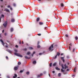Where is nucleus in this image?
Returning <instances> with one entry per match:
<instances>
[{
	"instance_id": "f257e3e1",
	"label": "nucleus",
	"mask_w": 78,
	"mask_h": 78,
	"mask_svg": "<svg viewBox=\"0 0 78 78\" xmlns=\"http://www.w3.org/2000/svg\"><path fill=\"white\" fill-rule=\"evenodd\" d=\"M14 51L16 52L14 53V54L15 55H16V56H18L19 57H21V58H22V57H23V56L20 55V54L17 53V50L16 49H14Z\"/></svg>"
},
{
	"instance_id": "f03ea898",
	"label": "nucleus",
	"mask_w": 78,
	"mask_h": 78,
	"mask_svg": "<svg viewBox=\"0 0 78 78\" xmlns=\"http://www.w3.org/2000/svg\"><path fill=\"white\" fill-rule=\"evenodd\" d=\"M64 66H65V68L64 67V66H63V64H62L61 65V66L62 69H65V70H66V69H68V66H66V64H65L64 65Z\"/></svg>"
},
{
	"instance_id": "7ed1b4c3",
	"label": "nucleus",
	"mask_w": 78,
	"mask_h": 78,
	"mask_svg": "<svg viewBox=\"0 0 78 78\" xmlns=\"http://www.w3.org/2000/svg\"><path fill=\"white\" fill-rule=\"evenodd\" d=\"M48 49L49 51H53V44H51Z\"/></svg>"
},
{
	"instance_id": "20e7f679",
	"label": "nucleus",
	"mask_w": 78,
	"mask_h": 78,
	"mask_svg": "<svg viewBox=\"0 0 78 78\" xmlns=\"http://www.w3.org/2000/svg\"><path fill=\"white\" fill-rule=\"evenodd\" d=\"M7 23H8V22H7V21H6L4 24H3V25L4 26L5 28L7 26Z\"/></svg>"
},
{
	"instance_id": "39448f33",
	"label": "nucleus",
	"mask_w": 78,
	"mask_h": 78,
	"mask_svg": "<svg viewBox=\"0 0 78 78\" xmlns=\"http://www.w3.org/2000/svg\"><path fill=\"white\" fill-rule=\"evenodd\" d=\"M0 41L2 43V45L4 46L5 45V43L3 42V40H2V39L0 40Z\"/></svg>"
},
{
	"instance_id": "423d86ee",
	"label": "nucleus",
	"mask_w": 78,
	"mask_h": 78,
	"mask_svg": "<svg viewBox=\"0 0 78 78\" xmlns=\"http://www.w3.org/2000/svg\"><path fill=\"white\" fill-rule=\"evenodd\" d=\"M4 11H5L6 12H9V10L7 9H5Z\"/></svg>"
},
{
	"instance_id": "0eeeda50",
	"label": "nucleus",
	"mask_w": 78,
	"mask_h": 78,
	"mask_svg": "<svg viewBox=\"0 0 78 78\" xmlns=\"http://www.w3.org/2000/svg\"><path fill=\"white\" fill-rule=\"evenodd\" d=\"M11 22H15V20L14 19H12L11 20Z\"/></svg>"
},
{
	"instance_id": "6e6552de",
	"label": "nucleus",
	"mask_w": 78,
	"mask_h": 78,
	"mask_svg": "<svg viewBox=\"0 0 78 78\" xmlns=\"http://www.w3.org/2000/svg\"><path fill=\"white\" fill-rule=\"evenodd\" d=\"M14 76H13V78H16V77H17V75H16V74H14Z\"/></svg>"
},
{
	"instance_id": "1a4fd4ad",
	"label": "nucleus",
	"mask_w": 78,
	"mask_h": 78,
	"mask_svg": "<svg viewBox=\"0 0 78 78\" xmlns=\"http://www.w3.org/2000/svg\"><path fill=\"white\" fill-rule=\"evenodd\" d=\"M40 20V18H37V19H36V21L37 22H39V21Z\"/></svg>"
},
{
	"instance_id": "9d476101",
	"label": "nucleus",
	"mask_w": 78,
	"mask_h": 78,
	"mask_svg": "<svg viewBox=\"0 0 78 78\" xmlns=\"http://www.w3.org/2000/svg\"><path fill=\"white\" fill-rule=\"evenodd\" d=\"M24 58H25V59H30V57H28L27 56H25L24 57Z\"/></svg>"
},
{
	"instance_id": "9b49d317",
	"label": "nucleus",
	"mask_w": 78,
	"mask_h": 78,
	"mask_svg": "<svg viewBox=\"0 0 78 78\" xmlns=\"http://www.w3.org/2000/svg\"><path fill=\"white\" fill-rule=\"evenodd\" d=\"M42 74L41 73L40 75H38L37 77V78H39V77H40V76H41V75H42Z\"/></svg>"
},
{
	"instance_id": "f8f14e48",
	"label": "nucleus",
	"mask_w": 78,
	"mask_h": 78,
	"mask_svg": "<svg viewBox=\"0 0 78 78\" xmlns=\"http://www.w3.org/2000/svg\"><path fill=\"white\" fill-rule=\"evenodd\" d=\"M39 24L40 25H42L44 24V23L42 22H39Z\"/></svg>"
},
{
	"instance_id": "ddd939ff",
	"label": "nucleus",
	"mask_w": 78,
	"mask_h": 78,
	"mask_svg": "<svg viewBox=\"0 0 78 78\" xmlns=\"http://www.w3.org/2000/svg\"><path fill=\"white\" fill-rule=\"evenodd\" d=\"M61 72H63V73H64V70H63L62 69H61Z\"/></svg>"
},
{
	"instance_id": "4468645a",
	"label": "nucleus",
	"mask_w": 78,
	"mask_h": 78,
	"mask_svg": "<svg viewBox=\"0 0 78 78\" xmlns=\"http://www.w3.org/2000/svg\"><path fill=\"white\" fill-rule=\"evenodd\" d=\"M56 63L55 62L53 64V67H55V66H56Z\"/></svg>"
},
{
	"instance_id": "2eb2a0df",
	"label": "nucleus",
	"mask_w": 78,
	"mask_h": 78,
	"mask_svg": "<svg viewBox=\"0 0 78 78\" xmlns=\"http://www.w3.org/2000/svg\"><path fill=\"white\" fill-rule=\"evenodd\" d=\"M33 64H36V61H34L33 62Z\"/></svg>"
},
{
	"instance_id": "dca6fc26",
	"label": "nucleus",
	"mask_w": 78,
	"mask_h": 78,
	"mask_svg": "<svg viewBox=\"0 0 78 78\" xmlns=\"http://www.w3.org/2000/svg\"><path fill=\"white\" fill-rule=\"evenodd\" d=\"M59 55H60V53H59V52H57L56 55L58 56H59Z\"/></svg>"
},
{
	"instance_id": "f3484780",
	"label": "nucleus",
	"mask_w": 78,
	"mask_h": 78,
	"mask_svg": "<svg viewBox=\"0 0 78 78\" xmlns=\"http://www.w3.org/2000/svg\"><path fill=\"white\" fill-rule=\"evenodd\" d=\"M37 48H41V46H40V45H38L37 46Z\"/></svg>"
},
{
	"instance_id": "a211bd4d",
	"label": "nucleus",
	"mask_w": 78,
	"mask_h": 78,
	"mask_svg": "<svg viewBox=\"0 0 78 78\" xmlns=\"http://www.w3.org/2000/svg\"><path fill=\"white\" fill-rule=\"evenodd\" d=\"M17 69H18V68H17V67H15L14 68V70H17Z\"/></svg>"
},
{
	"instance_id": "6ab92c4d",
	"label": "nucleus",
	"mask_w": 78,
	"mask_h": 78,
	"mask_svg": "<svg viewBox=\"0 0 78 78\" xmlns=\"http://www.w3.org/2000/svg\"><path fill=\"white\" fill-rule=\"evenodd\" d=\"M30 52H27V55H30Z\"/></svg>"
},
{
	"instance_id": "aec40b11",
	"label": "nucleus",
	"mask_w": 78,
	"mask_h": 78,
	"mask_svg": "<svg viewBox=\"0 0 78 78\" xmlns=\"http://www.w3.org/2000/svg\"><path fill=\"white\" fill-rule=\"evenodd\" d=\"M52 65V63H50L49 64V66L51 67Z\"/></svg>"
},
{
	"instance_id": "412c9836",
	"label": "nucleus",
	"mask_w": 78,
	"mask_h": 78,
	"mask_svg": "<svg viewBox=\"0 0 78 78\" xmlns=\"http://www.w3.org/2000/svg\"><path fill=\"white\" fill-rule=\"evenodd\" d=\"M61 73H58V76H59V77H60V76H61Z\"/></svg>"
},
{
	"instance_id": "4be33fe9",
	"label": "nucleus",
	"mask_w": 78,
	"mask_h": 78,
	"mask_svg": "<svg viewBox=\"0 0 78 78\" xmlns=\"http://www.w3.org/2000/svg\"><path fill=\"white\" fill-rule=\"evenodd\" d=\"M10 31L11 32H12V31H13V28H11L10 29Z\"/></svg>"
},
{
	"instance_id": "5701e85b",
	"label": "nucleus",
	"mask_w": 78,
	"mask_h": 78,
	"mask_svg": "<svg viewBox=\"0 0 78 78\" xmlns=\"http://www.w3.org/2000/svg\"><path fill=\"white\" fill-rule=\"evenodd\" d=\"M61 7H63V6H64V4H63V3H62L61 4Z\"/></svg>"
},
{
	"instance_id": "b1692460",
	"label": "nucleus",
	"mask_w": 78,
	"mask_h": 78,
	"mask_svg": "<svg viewBox=\"0 0 78 78\" xmlns=\"http://www.w3.org/2000/svg\"><path fill=\"white\" fill-rule=\"evenodd\" d=\"M29 50H32L33 49V48L30 47L29 48Z\"/></svg>"
},
{
	"instance_id": "393cba45",
	"label": "nucleus",
	"mask_w": 78,
	"mask_h": 78,
	"mask_svg": "<svg viewBox=\"0 0 78 78\" xmlns=\"http://www.w3.org/2000/svg\"><path fill=\"white\" fill-rule=\"evenodd\" d=\"M7 51H8V52H9V53H11V51H10L9 50H7Z\"/></svg>"
},
{
	"instance_id": "a878e982",
	"label": "nucleus",
	"mask_w": 78,
	"mask_h": 78,
	"mask_svg": "<svg viewBox=\"0 0 78 78\" xmlns=\"http://www.w3.org/2000/svg\"><path fill=\"white\" fill-rule=\"evenodd\" d=\"M75 39H76V41H77V40L78 39V37H75Z\"/></svg>"
},
{
	"instance_id": "bb28decb",
	"label": "nucleus",
	"mask_w": 78,
	"mask_h": 78,
	"mask_svg": "<svg viewBox=\"0 0 78 78\" xmlns=\"http://www.w3.org/2000/svg\"><path fill=\"white\" fill-rule=\"evenodd\" d=\"M18 65H20L21 64V62H19L18 63Z\"/></svg>"
},
{
	"instance_id": "cd10ccee",
	"label": "nucleus",
	"mask_w": 78,
	"mask_h": 78,
	"mask_svg": "<svg viewBox=\"0 0 78 78\" xmlns=\"http://www.w3.org/2000/svg\"><path fill=\"white\" fill-rule=\"evenodd\" d=\"M23 50L24 51H27V48H25L23 49Z\"/></svg>"
},
{
	"instance_id": "c85d7f7f",
	"label": "nucleus",
	"mask_w": 78,
	"mask_h": 78,
	"mask_svg": "<svg viewBox=\"0 0 78 78\" xmlns=\"http://www.w3.org/2000/svg\"><path fill=\"white\" fill-rule=\"evenodd\" d=\"M30 73L29 72H28L26 73V74L27 75H29V74Z\"/></svg>"
},
{
	"instance_id": "c756f323",
	"label": "nucleus",
	"mask_w": 78,
	"mask_h": 78,
	"mask_svg": "<svg viewBox=\"0 0 78 78\" xmlns=\"http://www.w3.org/2000/svg\"><path fill=\"white\" fill-rule=\"evenodd\" d=\"M75 70H76V67H75L74 69V72H76Z\"/></svg>"
},
{
	"instance_id": "7c9ffc66",
	"label": "nucleus",
	"mask_w": 78,
	"mask_h": 78,
	"mask_svg": "<svg viewBox=\"0 0 78 78\" xmlns=\"http://www.w3.org/2000/svg\"><path fill=\"white\" fill-rule=\"evenodd\" d=\"M65 36L66 37H69V36L68 35L66 34Z\"/></svg>"
},
{
	"instance_id": "2f4dec72",
	"label": "nucleus",
	"mask_w": 78,
	"mask_h": 78,
	"mask_svg": "<svg viewBox=\"0 0 78 78\" xmlns=\"http://www.w3.org/2000/svg\"><path fill=\"white\" fill-rule=\"evenodd\" d=\"M72 51L73 53H74V51H75V49L73 48Z\"/></svg>"
},
{
	"instance_id": "473e14b6",
	"label": "nucleus",
	"mask_w": 78,
	"mask_h": 78,
	"mask_svg": "<svg viewBox=\"0 0 78 78\" xmlns=\"http://www.w3.org/2000/svg\"><path fill=\"white\" fill-rule=\"evenodd\" d=\"M61 59H62H62H64V57H61Z\"/></svg>"
},
{
	"instance_id": "72a5a7b5",
	"label": "nucleus",
	"mask_w": 78,
	"mask_h": 78,
	"mask_svg": "<svg viewBox=\"0 0 78 78\" xmlns=\"http://www.w3.org/2000/svg\"><path fill=\"white\" fill-rule=\"evenodd\" d=\"M37 35H38V36H41V34H37Z\"/></svg>"
},
{
	"instance_id": "f704fd0d",
	"label": "nucleus",
	"mask_w": 78,
	"mask_h": 78,
	"mask_svg": "<svg viewBox=\"0 0 78 78\" xmlns=\"http://www.w3.org/2000/svg\"><path fill=\"white\" fill-rule=\"evenodd\" d=\"M23 71V70H20V73H22Z\"/></svg>"
},
{
	"instance_id": "c9c22d12",
	"label": "nucleus",
	"mask_w": 78,
	"mask_h": 78,
	"mask_svg": "<svg viewBox=\"0 0 78 78\" xmlns=\"http://www.w3.org/2000/svg\"><path fill=\"white\" fill-rule=\"evenodd\" d=\"M4 35H5V36H7V33H5L4 34Z\"/></svg>"
},
{
	"instance_id": "e433bc0d",
	"label": "nucleus",
	"mask_w": 78,
	"mask_h": 78,
	"mask_svg": "<svg viewBox=\"0 0 78 78\" xmlns=\"http://www.w3.org/2000/svg\"><path fill=\"white\" fill-rule=\"evenodd\" d=\"M62 60L63 62L64 63V62H65V60H64V59H63Z\"/></svg>"
},
{
	"instance_id": "4c0bfd02",
	"label": "nucleus",
	"mask_w": 78,
	"mask_h": 78,
	"mask_svg": "<svg viewBox=\"0 0 78 78\" xmlns=\"http://www.w3.org/2000/svg\"><path fill=\"white\" fill-rule=\"evenodd\" d=\"M57 55H56L54 57V59H56V58H57Z\"/></svg>"
},
{
	"instance_id": "58836bf2",
	"label": "nucleus",
	"mask_w": 78,
	"mask_h": 78,
	"mask_svg": "<svg viewBox=\"0 0 78 78\" xmlns=\"http://www.w3.org/2000/svg\"><path fill=\"white\" fill-rule=\"evenodd\" d=\"M55 69H56V70H58V67H56L55 68Z\"/></svg>"
},
{
	"instance_id": "ea45409f",
	"label": "nucleus",
	"mask_w": 78,
	"mask_h": 78,
	"mask_svg": "<svg viewBox=\"0 0 78 78\" xmlns=\"http://www.w3.org/2000/svg\"><path fill=\"white\" fill-rule=\"evenodd\" d=\"M35 51H34L32 53L33 55H34V54H35Z\"/></svg>"
},
{
	"instance_id": "a19ab883",
	"label": "nucleus",
	"mask_w": 78,
	"mask_h": 78,
	"mask_svg": "<svg viewBox=\"0 0 78 78\" xmlns=\"http://www.w3.org/2000/svg\"><path fill=\"white\" fill-rule=\"evenodd\" d=\"M10 7H11V6H10V5H8L7 6V8H10Z\"/></svg>"
},
{
	"instance_id": "79ce46f5",
	"label": "nucleus",
	"mask_w": 78,
	"mask_h": 78,
	"mask_svg": "<svg viewBox=\"0 0 78 78\" xmlns=\"http://www.w3.org/2000/svg\"><path fill=\"white\" fill-rule=\"evenodd\" d=\"M16 48H18V45H16V46H15Z\"/></svg>"
},
{
	"instance_id": "37998d69",
	"label": "nucleus",
	"mask_w": 78,
	"mask_h": 78,
	"mask_svg": "<svg viewBox=\"0 0 78 78\" xmlns=\"http://www.w3.org/2000/svg\"><path fill=\"white\" fill-rule=\"evenodd\" d=\"M7 77L8 78H10V77H9V76H7Z\"/></svg>"
},
{
	"instance_id": "c03bdc74",
	"label": "nucleus",
	"mask_w": 78,
	"mask_h": 78,
	"mask_svg": "<svg viewBox=\"0 0 78 78\" xmlns=\"http://www.w3.org/2000/svg\"><path fill=\"white\" fill-rule=\"evenodd\" d=\"M69 45H70V46H72V43H70V44H69Z\"/></svg>"
},
{
	"instance_id": "a18cd8bd",
	"label": "nucleus",
	"mask_w": 78,
	"mask_h": 78,
	"mask_svg": "<svg viewBox=\"0 0 78 78\" xmlns=\"http://www.w3.org/2000/svg\"><path fill=\"white\" fill-rule=\"evenodd\" d=\"M43 73L44 74H45V73H46V72L45 71H44V72H43Z\"/></svg>"
},
{
	"instance_id": "49530a36",
	"label": "nucleus",
	"mask_w": 78,
	"mask_h": 78,
	"mask_svg": "<svg viewBox=\"0 0 78 78\" xmlns=\"http://www.w3.org/2000/svg\"><path fill=\"white\" fill-rule=\"evenodd\" d=\"M52 73H55V71H52Z\"/></svg>"
},
{
	"instance_id": "de8ad7c7",
	"label": "nucleus",
	"mask_w": 78,
	"mask_h": 78,
	"mask_svg": "<svg viewBox=\"0 0 78 78\" xmlns=\"http://www.w3.org/2000/svg\"><path fill=\"white\" fill-rule=\"evenodd\" d=\"M13 5L14 6H16V4L15 3H14Z\"/></svg>"
},
{
	"instance_id": "09e8293b",
	"label": "nucleus",
	"mask_w": 78,
	"mask_h": 78,
	"mask_svg": "<svg viewBox=\"0 0 78 78\" xmlns=\"http://www.w3.org/2000/svg\"><path fill=\"white\" fill-rule=\"evenodd\" d=\"M6 58L7 59H8V56H6Z\"/></svg>"
},
{
	"instance_id": "8fccbe9b",
	"label": "nucleus",
	"mask_w": 78,
	"mask_h": 78,
	"mask_svg": "<svg viewBox=\"0 0 78 78\" xmlns=\"http://www.w3.org/2000/svg\"><path fill=\"white\" fill-rule=\"evenodd\" d=\"M42 53H39V55H42Z\"/></svg>"
},
{
	"instance_id": "3c124183",
	"label": "nucleus",
	"mask_w": 78,
	"mask_h": 78,
	"mask_svg": "<svg viewBox=\"0 0 78 78\" xmlns=\"http://www.w3.org/2000/svg\"><path fill=\"white\" fill-rule=\"evenodd\" d=\"M2 17H4V16L3 15H2Z\"/></svg>"
},
{
	"instance_id": "603ef678",
	"label": "nucleus",
	"mask_w": 78,
	"mask_h": 78,
	"mask_svg": "<svg viewBox=\"0 0 78 78\" xmlns=\"http://www.w3.org/2000/svg\"><path fill=\"white\" fill-rule=\"evenodd\" d=\"M39 43H40L39 41H38L37 43V45H39Z\"/></svg>"
},
{
	"instance_id": "864d4df0",
	"label": "nucleus",
	"mask_w": 78,
	"mask_h": 78,
	"mask_svg": "<svg viewBox=\"0 0 78 78\" xmlns=\"http://www.w3.org/2000/svg\"><path fill=\"white\" fill-rule=\"evenodd\" d=\"M10 9L11 10H12V8L11 7L10 8Z\"/></svg>"
},
{
	"instance_id": "5fc2aeb1",
	"label": "nucleus",
	"mask_w": 78,
	"mask_h": 78,
	"mask_svg": "<svg viewBox=\"0 0 78 78\" xmlns=\"http://www.w3.org/2000/svg\"><path fill=\"white\" fill-rule=\"evenodd\" d=\"M19 44H22V43H21V41H20Z\"/></svg>"
},
{
	"instance_id": "6e6d98bb",
	"label": "nucleus",
	"mask_w": 78,
	"mask_h": 78,
	"mask_svg": "<svg viewBox=\"0 0 78 78\" xmlns=\"http://www.w3.org/2000/svg\"><path fill=\"white\" fill-rule=\"evenodd\" d=\"M5 31V30H3L2 31V32L3 33H4V32Z\"/></svg>"
},
{
	"instance_id": "4d7b16f0",
	"label": "nucleus",
	"mask_w": 78,
	"mask_h": 78,
	"mask_svg": "<svg viewBox=\"0 0 78 78\" xmlns=\"http://www.w3.org/2000/svg\"><path fill=\"white\" fill-rule=\"evenodd\" d=\"M66 71H69V69H67Z\"/></svg>"
},
{
	"instance_id": "13d9d810",
	"label": "nucleus",
	"mask_w": 78,
	"mask_h": 78,
	"mask_svg": "<svg viewBox=\"0 0 78 78\" xmlns=\"http://www.w3.org/2000/svg\"><path fill=\"white\" fill-rule=\"evenodd\" d=\"M64 55L63 54H62V53L61 54V56H62V55Z\"/></svg>"
},
{
	"instance_id": "bf43d9fd",
	"label": "nucleus",
	"mask_w": 78,
	"mask_h": 78,
	"mask_svg": "<svg viewBox=\"0 0 78 78\" xmlns=\"http://www.w3.org/2000/svg\"><path fill=\"white\" fill-rule=\"evenodd\" d=\"M69 48L70 50V46L69 47Z\"/></svg>"
},
{
	"instance_id": "052dcab7",
	"label": "nucleus",
	"mask_w": 78,
	"mask_h": 78,
	"mask_svg": "<svg viewBox=\"0 0 78 78\" xmlns=\"http://www.w3.org/2000/svg\"><path fill=\"white\" fill-rule=\"evenodd\" d=\"M48 75H49V76L50 77V73H49Z\"/></svg>"
},
{
	"instance_id": "680f3d73",
	"label": "nucleus",
	"mask_w": 78,
	"mask_h": 78,
	"mask_svg": "<svg viewBox=\"0 0 78 78\" xmlns=\"http://www.w3.org/2000/svg\"><path fill=\"white\" fill-rule=\"evenodd\" d=\"M22 44H23V41H22Z\"/></svg>"
},
{
	"instance_id": "e2e57ef3",
	"label": "nucleus",
	"mask_w": 78,
	"mask_h": 78,
	"mask_svg": "<svg viewBox=\"0 0 78 78\" xmlns=\"http://www.w3.org/2000/svg\"><path fill=\"white\" fill-rule=\"evenodd\" d=\"M57 70H60V69H59V68H58V69Z\"/></svg>"
},
{
	"instance_id": "0e129e2a",
	"label": "nucleus",
	"mask_w": 78,
	"mask_h": 78,
	"mask_svg": "<svg viewBox=\"0 0 78 78\" xmlns=\"http://www.w3.org/2000/svg\"><path fill=\"white\" fill-rule=\"evenodd\" d=\"M5 47H6V48H7V47H8V46L6 45V46H5Z\"/></svg>"
},
{
	"instance_id": "69168bd1",
	"label": "nucleus",
	"mask_w": 78,
	"mask_h": 78,
	"mask_svg": "<svg viewBox=\"0 0 78 78\" xmlns=\"http://www.w3.org/2000/svg\"><path fill=\"white\" fill-rule=\"evenodd\" d=\"M75 76V75H73V76Z\"/></svg>"
},
{
	"instance_id": "338daca9",
	"label": "nucleus",
	"mask_w": 78,
	"mask_h": 78,
	"mask_svg": "<svg viewBox=\"0 0 78 78\" xmlns=\"http://www.w3.org/2000/svg\"><path fill=\"white\" fill-rule=\"evenodd\" d=\"M1 2H3V0H0Z\"/></svg>"
},
{
	"instance_id": "774afa93",
	"label": "nucleus",
	"mask_w": 78,
	"mask_h": 78,
	"mask_svg": "<svg viewBox=\"0 0 78 78\" xmlns=\"http://www.w3.org/2000/svg\"><path fill=\"white\" fill-rule=\"evenodd\" d=\"M7 42H9V41H7Z\"/></svg>"
}]
</instances>
